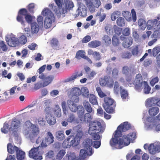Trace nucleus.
<instances>
[{
    "mask_svg": "<svg viewBox=\"0 0 160 160\" xmlns=\"http://www.w3.org/2000/svg\"><path fill=\"white\" fill-rule=\"evenodd\" d=\"M31 28L32 33H37L39 30V27L36 22H33L31 24Z\"/></svg>",
    "mask_w": 160,
    "mask_h": 160,
    "instance_id": "obj_33",
    "label": "nucleus"
},
{
    "mask_svg": "<svg viewBox=\"0 0 160 160\" xmlns=\"http://www.w3.org/2000/svg\"><path fill=\"white\" fill-rule=\"evenodd\" d=\"M90 113L87 112L84 114L83 121L86 122H89L92 120V118Z\"/></svg>",
    "mask_w": 160,
    "mask_h": 160,
    "instance_id": "obj_52",
    "label": "nucleus"
},
{
    "mask_svg": "<svg viewBox=\"0 0 160 160\" xmlns=\"http://www.w3.org/2000/svg\"><path fill=\"white\" fill-rule=\"evenodd\" d=\"M112 44L114 46H117L119 45L120 43L118 37L116 36H114L113 37L112 39Z\"/></svg>",
    "mask_w": 160,
    "mask_h": 160,
    "instance_id": "obj_43",
    "label": "nucleus"
},
{
    "mask_svg": "<svg viewBox=\"0 0 160 160\" xmlns=\"http://www.w3.org/2000/svg\"><path fill=\"white\" fill-rule=\"evenodd\" d=\"M71 93L72 95L71 98L72 100L75 102H78L79 100L78 96L81 94V91L80 88L77 87L73 88L72 89Z\"/></svg>",
    "mask_w": 160,
    "mask_h": 160,
    "instance_id": "obj_15",
    "label": "nucleus"
},
{
    "mask_svg": "<svg viewBox=\"0 0 160 160\" xmlns=\"http://www.w3.org/2000/svg\"><path fill=\"white\" fill-rule=\"evenodd\" d=\"M77 11H78V12L80 13V16L81 17H86L87 15V11L86 8H83L81 10L78 8L77 10Z\"/></svg>",
    "mask_w": 160,
    "mask_h": 160,
    "instance_id": "obj_54",
    "label": "nucleus"
},
{
    "mask_svg": "<svg viewBox=\"0 0 160 160\" xmlns=\"http://www.w3.org/2000/svg\"><path fill=\"white\" fill-rule=\"evenodd\" d=\"M92 140L89 139H87L84 144V147L85 149H87L89 151L91 150L92 151Z\"/></svg>",
    "mask_w": 160,
    "mask_h": 160,
    "instance_id": "obj_32",
    "label": "nucleus"
},
{
    "mask_svg": "<svg viewBox=\"0 0 160 160\" xmlns=\"http://www.w3.org/2000/svg\"><path fill=\"white\" fill-rule=\"evenodd\" d=\"M85 4L89 10L92 12H94L95 10V7L93 4V0H83Z\"/></svg>",
    "mask_w": 160,
    "mask_h": 160,
    "instance_id": "obj_19",
    "label": "nucleus"
},
{
    "mask_svg": "<svg viewBox=\"0 0 160 160\" xmlns=\"http://www.w3.org/2000/svg\"><path fill=\"white\" fill-rule=\"evenodd\" d=\"M104 102L103 107L108 113H111L114 112L116 107V102L112 98L108 97L104 98Z\"/></svg>",
    "mask_w": 160,
    "mask_h": 160,
    "instance_id": "obj_7",
    "label": "nucleus"
},
{
    "mask_svg": "<svg viewBox=\"0 0 160 160\" xmlns=\"http://www.w3.org/2000/svg\"><path fill=\"white\" fill-rule=\"evenodd\" d=\"M2 97L3 98L0 99V102H4L7 100L9 98L8 92L7 91L3 93V95L2 96Z\"/></svg>",
    "mask_w": 160,
    "mask_h": 160,
    "instance_id": "obj_60",
    "label": "nucleus"
},
{
    "mask_svg": "<svg viewBox=\"0 0 160 160\" xmlns=\"http://www.w3.org/2000/svg\"><path fill=\"white\" fill-rule=\"evenodd\" d=\"M119 13L120 12L118 11L114 12L112 13L111 16V20L113 21H115L118 17Z\"/></svg>",
    "mask_w": 160,
    "mask_h": 160,
    "instance_id": "obj_58",
    "label": "nucleus"
},
{
    "mask_svg": "<svg viewBox=\"0 0 160 160\" xmlns=\"http://www.w3.org/2000/svg\"><path fill=\"white\" fill-rule=\"evenodd\" d=\"M20 121L16 118H14L12 119L10 129L12 134H16L20 127Z\"/></svg>",
    "mask_w": 160,
    "mask_h": 160,
    "instance_id": "obj_17",
    "label": "nucleus"
},
{
    "mask_svg": "<svg viewBox=\"0 0 160 160\" xmlns=\"http://www.w3.org/2000/svg\"><path fill=\"white\" fill-rule=\"evenodd\" d=\"M88 54L90 55H92L94 57H96V60H99L101 58V57L100 53L98 52H94L92 49L88 50Z\"/></svg>",
    "mask_w": 160,
    "mask_h": 160,
    "instance_id": "obj_28",
    "label": "nucleus"
},
{
    "mask_svg": "<svg viewBox=\"0 0 160 160\" xmlns=\"http://www.w3.org/2000/svg\"><path fill=\"white\" fill-rule=\"evenodd\" d=\"M89 101L93 105H96L98 102L96 96L93 94H90L89 97Z\"/></svg>",
    "mask_w": 160,
    "mask_h": 160,
    "instance_id": "obj_34",
    "label": "nucleus"
},
{
    "mask_svg": "<svg viewBox=\"0 0 160 160\" xmlns=\"http://www.w3.org/2000/svg\"><path fill=\"white\" fill-rule=\"evenodd\" d=\"M131 128L130 124L128 122H125L121 124L117 128L114 132V138H118L121 137L122 132H125Z\"/></svg>",
    "mask_w": 160,
    "mask_h": 160,
    "instance_id": "obj_9",
    "label": "nucleus"
},
{
    "mask_svg": "<svg viewBox=\"0 0 160 160\" xmlns=\"http://www.w3.org/2000/svg\"><path fill=\"white\" fill-rule=\"evenodd\" d=\"M81 91V94H82V95L87 98L89 97V92L87 88L84 87L82 88Z\"/></svg>",
    "mask_w": 160,
    "mask_h": 160,
    "instance_id": "obj_44",
    "label": "nucleus"
},
{
    "mask_svg": "<svg viewBox=\"0 0 160 160\" xmlns=\"http://www.w3.org/2000/svg\"><path fill=\"white\" fill-rule=\"evenodd\" d=\"M99 133L97 132H93L92 134L89 135L92 136V138L93 140L95 141L99 140L100 137Z\"/></svg>",
    "mask_w": 160,
    "mask_h": 160,
    "instance_id": "obj_51",
    "label": "nucleus"
},
{
    "mask_svg": "<svg viewBox=\"0 0 160 160\" xmlns=\"http://www.w3.org/2000/svg\"><path fill=\"white\" fill-rule=\"evenodd\" d=\"M18 41L19 43L24 45L27 42V38L24 35H22L19 38Z\"/></svg>",
    "mask_w": 160,
    "mask_h": 160,
    "instance_id": "obj_40",
    "label": "nucleus"
},
{
    "mask_svg": "<svg viewBox=\"0 0 160 160\" xmlns=\"http://www.w3.org/2000/svg\"><path fill=\"white\" fill-rule=\"evenodd\" d=\"M131 70L127 66H124L122 68V72L123 74L126 75H128L131 72Z\"/></svg>",
    "mask_w": 160,
    "mask_h": 160,
    "instance_id": "obj_48",
    "label": "nucleus"
},
{
    "mask_svg": "<svg viewBox=\"0 0 160 160\" xmlns=\"http://www.w3.org/2000/svg\"><path fill=\"white\" fill-rule=\"evenodd\" d=\"M132 56V54L130 52H124L122 55V58H130Z\"/></svg>",
    "mask_w": 160,
    "mask_h": 160,
    "instance_id": "obj_61",
    "label": "nucleus"
},
{
    "mask_svg": "<svg viewBox=\"0 0 160 160\" xmlns=\"http://www.w3.org/2000/svg\"><path fill=\"white\" fill-rule=\"evenodd\" d=\"M136 134L135 132L129 133L127 136L123 135V139L118 138H112L110 141V144L112 147H116L118 145L117 148L121 149L122 147L121 146L124 144L125 146H128L131 141L134 140L136 138Z\"/></svg>",
    "mask_w": 160,
    "mask_h": 160,
    "instance_id": "obj_1",
    "label": "nucleus"
},
{
    "mask_svg": "<svg viewBox=\"0 0 160 160\" xmlns=\"http://www.w3.org/2000/svg\"><path fill=\"white\" fill-rule=\"evenodd\" d=\"M71 100H68L67 101L68 106L70 110L74 112L77 111L78 114L79 115H83L84 113L83 107L81 105L77 106Z\"/></svg>",
    "mask_w": 160,
    "mask_h": 160,
    "instance_id": "obj_10",
    "label": "nucleus"
},
{
    "mask_svg": "<svg viewBox=\"0 0 160 160\" xmlns=\"http://www.w3.org/2000/svg\"><path fill=\"white\" fill-rule=\"evenodd\" d=\"M142 77L141 74H137L135 78V80L134 81L132 84L134 85L135 89L139 92L142 89ZM132 85V83H129L128 86L131 87Z\"/></svg>",
    "mask_w": 160,
    "mask_h": 160,
    "instance_id": "obj_11",
    "label": "nucleus"
},
{
    "mask_svg": "<svg viewBox=\"0 0 160 160\" xmlns=\"http://www.w3.org/2000/svg\"><path fill=\"white\" fill-rule=\"evenodd\" d=\"M58 6L57 8L54 9V11L57 14H64L74 7L72 1L67 0H54Z\"/></svg>",
    "mask_w": 160,
    "mask_h": 160,
    "instance_id": "obj_2",
    "label": "nucleus"
},
{
    "mask_svg": "<svg viewBox=\"0 0 160 160\" xmlns=\"http://www.w3.org/2000/svg\"><path fill=\"white\" fill-rule=\"evenodd\" d=\"M35 8L34 4L31 3L29 4L28 6V9L29 11L31 13L34 12V9Z\"/></svg>",
    "mask_w": 160,
    "mask_h": 160,
    "instance_id": "obj_64",
    "label": "nucleus"
},
{
    "mask_svg": "<svg viewBox=\"0 0 160 160\" xmlns=\"http://www.w3.org/2000/svg\"><path fill=\"white\" fill-rule=\"evenodd\" d=\"M96 90L100 98H103L107 97L106 95L102 91L101 88L100 87H97Z\"/></svg>",
    "mask_w": 160,
    "mask_h": 160,
    "instance_id": "obj_49",
    "label": "nucleus"
},
{
    "mask_svg": "<svg viewBox=\"0 0 160 160\" xmlns=\"http://www.w3.org/2000/svg\"><path fill=\"white\" fill-rule=\"evenodd\" d=\"M6 41L9 46L15 47L17 43L18 38L15 37H12L8 40L6 39Z\"/></svg>",
    "mask_w": 160,
    "mask_h": 160,
    "instance_id": "obj_22",
    "label": "nucleus"
},
{
    "mask_svg": "<svg viewBox=\"0 0 160 160\" xmlns=\"http://www.w3.org/2000/svg\"><path fill=\"white\" fill-rule=\"evenodd\" d=\"M82 75V72L80 74L78 75L77 73L75 75H72L71 77L68 78L66 79L65 80V82H67L71 81L75 79L77 77H80Z\"/></svg>",
    "mask_w": 160,
    "mask_h": 160,
    "instance_id": "obj_41",
    "label": "nucleus"
},
{
    "mask_svg": "<svg viewBox=\"0 0 160 160\" xmlns=\"http://www.w3.org/2000/svg\"><path fill=\"white\" fill-rule=\"evenodd\" d=\"M86 111L89 113H92L93 111V109L91 105L88 101H84L82 103Z\"/></svg>",
    "mask_w": 160,
    "mask_h": 160,
    "instance_id": "obj_25",
    "label": "nucleus"
},
{
    "mask_svg": "<svg viewBox=\"0 0 160 160\" xmlns=\"http://www.w3.org/2000/svg\"><path fill=\"white\" fill-rule=\"evenodd\" d=\"M66 153L65 150H60L57 153L56 158L57 159L59 160H61Z\"/></svg>",
    "mask_w": 160,
    "mask_h": 160,
    "instance_id": "obj_46",
    "label": "nucleus"
},
{
    "mask_svg": "<svg viewBox=\"0 0 160 160\" xmlns=\"http://www.w3.org/2000/svg\"><path fill=\"white\" fill-rule=\"evenodd\" d=\"M132 17H131V14L130 12L125 11L122 12L123 16L128 21H131L132 20L133 22H135L137 20L136 14L135 11L134 9L131 10Z\"/></svg>",
    "mask_w": 160,
    "mask_h": 160,
    "instance_id": "obj_13",
    "label": "nucleus"
},
{
    "mask_svg": "<svg viewBox=\"0 0 160 160\" xmlns=\"http://www.w3.org/2000/svg\"><path fill=\"white\" fill-rule=\"evenodd\" d=\"M85 56L83 53L82 51L79 50L77 52L75 58L78 59H80L81 58H84Z\"/></svg>",
    "mask_w": 160,
    "mask_h": 160,
    "instance_id": "obj_50",
    "label": "nucleus"
},
{
    "mask_svg": "<svg viewBox=\"0 0 160 160\" xmlns=\"http://www.w3.org/2000/svg\"><path fill=\"white\" fill-rule=\"evenodd\" d=\"M120 88L121 89L120 92L121 97L123 99H125L128 96V92L125 89H122V87L120 86Z\"/></svg>",
    "mask_w": 160,
    "mask_h": 160,
    "instance_id": "obj_39",
    "label": "nucleus"
},
{
    "mask_svg": "<svg viewBox=\"0 0 160 160\" xmlns=\"http://www.w3.org/2000/svg\"><path fill=\"white\" fill-rule=\"evenodd\" d=\"M104 129L100 122L95 120L90 122L88 133L89 134H92L93 132L102 133Z\"/></svg>",
    "mask_w": 160,
    "mask_h": 160,
    "instance_id": "obj_8",
    "label": "nucleus"
},
{
    "mask_svg": "<svg viewBox=\"0 0 160 160\" xmlns=\"http://www.w3.org/2000/svg\"><path fill=\"white\" fill-rule=\"evenodd\" d=\"M46 68V65H44L41 67L38 70V78L43 81V85L44 86H47L51 83L54 79L53 75L46 76V75L43 73Z\"/></svg>",
    "mask_w": 160,
    "mask_h": 160,
    "instance_id": "obj_6",
    "label": "nucleus"
},
{
    "mask_svg": "<svg viewBox=\"0 0 160 160\" xmlns=\"http://www.w3.org/2000/svg\"><path fill=\"white\" fill-rule=\"evenodd\" d=\"M92 154V152L91 150L89 151L87 149H82L80 150L79 156L81 159H84L87 156H91Z\"/></svg>",
    "mask_w": 160,
    "mask_h": 160,
    "instance_id": "obj_18",
    "label": "nucleus"
},
{
    "mask_svg": "<svg viewBox=\"0 0 160 160\" xmlns=\"http://www.w3.org/2000/svg\"><path fill=\"white\" fill-rule=\"evenodd\" d=\"M40 145L37 148H33L29 151V156L35 160H41L42 157L39 151Z\"/></svg>",
    "mask_w": 160,
    "mask_h": 160,
    "instance_id": "obj_12",
    "label": "nucleus"
},
{
    "mask_svg": "<svg viewBox=\"0 0 160 160\" xmlns=\"http://www.w3.org/2000/svg\"><path fill=\"white\" fill-rule=\"evenodd\" d=\"M9 125L8 123L5 122L4 123L3 128L1 129L2 132L5 134L7 133L9 129Z\"/></svg>",
    "mask_w": 160,
    "mask_h": 160,
    "instance_id": "obj_42",
    "label": "nucleus"
},
{
    "mask_svg": "<svg viewBox=\"0 0 160 160\" xmlns=\"http://www.w3.org/2000/svg\"><path fill=\"white\" fill-rule=\"evenodd\" d=\"M107 77L104 78H101L99 79V83L102 86H104L107 85Z\"/></svg>",
    "mask_w": 160,
    "mask_h": 160,
    "instance_id": "obj_59",
    "label": "nucleus"
},
{
    "mask_svg": "<svg viewBox=\"0 0 160 160\" xmlns=\"http://www.w3.org/2000/svg\"><path fill=\"white\" fill-rule=\"evenodd\" d=\"M158 99L152 97L148 99L146 102V105L147 107H151L156 104L157 105Z\"/></svg>",
    "mask_w": 160,
    "mask_h": 160,
    "instance_id": "obj_20",
    "label": "nucleus"
},
{
    "mask_svg": "<svg viewBox=\"0 0 160 160\" xmlns=\"http://www.w3.org/2000/svg\"><path fill=\"white\" fill-rule=\"evenodd\" d=\"M101 44V42L97 40L91 41L88 43L90 47L93 48H96L100 46Z\"/></svg>",
    "mask_w": 160,
    "mask_h": 160,
    "instance_id": "obj_36",
    "label": "nucleus"
},
{
    "mask_svg": "<svg viewBox=\"0 0 160 160\" xmlns=\"http://www.w3.org/2000/svg\"><path fill=\"white\" fill-rule=\"evenodd\" d=\"M143 83L144 85L143 91L144 93L146 94H148L150 93L151 90V88L148 85L147 82L146 81H144Z\"/></svg>",
    "mask_w": 160,
    "mask_h": 160,
    "instance_id": "obj_37",
    "label": "nucleus"
},
{
    "mask_svg": "<svg viewBox=\"0 0 160 160\" xmlns=\"http://www.w3.org/2000/svg\"><path fill=\"white\" fill-rule=\"evenodd\" d=\"M159 112V109L158 107H155L149 108L148 112L151 116H154Z\"/></svg>",
    "mask_w": 160,
    "mask_h": 160,
    "instance_id": "obj_29",
    "label": "nucleus"
},
{
    "mask_svg": "<svg viewBox=\"0 0 160 160\" xmlns=\"http://www.w3.org/2000/svg\"><path fill=\"white\" fill-rule=\"evenodd\" d=\"M16 157L18 160H23L25 157V153L22 150L18 149L16 152Z\"/></svg>",
    "mask_w": 160,
    "mask_h": 160,
    "instance_id": "obj_26",
    "label": "nucleus"
},
{
    "mask_svg": "<svg viewBox=\"0 0 160 160\" xmlns=\"http://www.w3.org/2000/svg\"><path fill=\"white\" fill-rule=\"evenodd\" d=\"M54 112V114L56 117H60L61 116V110L58 105H57L55 106Z\"/></svg>",
    "mask_w": 160,
    "mask_h": 160,
    "instance_id": "obj_38",
    "label": "nucleus"
},
{
    "mask_svg": "<svg viewBox=\"0 0 160 160\" xmlns=\"http://www.w3.org/2000/svg\"><path fill=\"white\" fill-rule=\"evenodd\" d=\"M68 160H81L78 157H76L74 153H71L68 156Z\"/></svg>",
    "mask_w": 160,
    "mask_h": 160,
    "instance_id": "obj_57",
    "label": "nucleus"
},
{
    "mask_svg": "<svg viewBox=\"0 0 160 160\" xmlns=\"http://www.w3.org/2000/svg\"><path fill=\"white\" fill-rule=\"evenodd\" d=\"M25 124L26 125L28 124L29 125V127L25 130V134L28 135L32 140L36 137L39 133V128L36 125L32 123L29 121H26Z\"/></svg>",
    "mask_w": 160,
    "mask_h": 160,
    "instance_id": "obj_4",
    "label": "nucleus"
},
{
    "mask_svg": "<svg viewBox=\"0 0 160 160\" xmlns=\"http://www.w3.org/2000/svg\"><path fill=\"white\" fill-rule=\"evenodd\" d=\"M46 119L48 123L50 125H53L55 124L56 122L55 118L52 114L46 116Z\"/></svg>",
    "mask_w": 160,
    "mask_h": 160,
    "instance_id": "obj_27",
    "label": "nucleus"
},
{
    "mask_svg": "<svg viewBox=\"0 0 160 160\" xmlns=\"http://www.w3.org/2000/svg\"><path fill=\"white\" fill-rule=\"evenodd\" d=\"M53 142L54 137L52 134L50 132H48L46 137L44 140H43L40 144L41 147L42 148L46 147L47 146V144H50L53 143Z\"/></svg>",
    "mask_w": 160,
    "mask_h": 160,
    "instance_id": "obj_14",
    "label": "nucleus"
},
{
    "mask_svg": "<svg viewBox=\"0 0 160 160\" xmlns=\"http://www.w3.org/2000/svg\"><path fill=\"white\" fill-rule=\"evenodd\" d=\"M42 14L43 16H46L44 24L45 28L46 29L50 28L52 23L55 21L54 14L48 8H46L43 10Z\"/></svg>",
    "mask_w": 160,
    "mask_h": 160,
    "instance_id": "obj_3",
    "label": "nucleus"
},
{
    "mask_svg": "<svg viewBox=\"0 0 160 160\" xmlns=\"http://www.w3.org/2000/svg\"><path fill=\"white\" fill-rule=\"evenodd\" d=\"M24 17L28 23H32L33 17L28 13V11L25 8H22L18 12L16 19L21 24L24 23Z\"/></svg>",
    "mask_w": 160,
    "mask_h": 160,
    "instance_id": "obj_5",
    "label": "nucleus"
},
{
    "mask_svg": "<svg viewBox=\"0 0 160 160\" xmlns=\"http://www.w3.org/2000/svg\"><path fill=\"white\" fill-rule=\"evenodd\" d=\"M92 145L94 147L98 148H99L101 145V141L100 140H94L92 142Z\"/></svg>",
    "mask_w": 160,
    "mask_h": 160,
    "instance_id": "obj_63",
    "label": "nucleus"
},
{
    "mask_svg": "<svg viewBox=\"0 0 160 160\" xmlns=\"http://www.w3.org/2000/svg\"><path fill=\"white\" fill-rule=\"evenodd\" d=\"M160 52V47H156L153 48L152 50V55L155 57Z\"/></svg>",
    "mask_w": 160,
    "mask_h": 160,
    "instance_id": "obj_56",
    "label": "nucleus"
},
{
    "mask_svg": "<svg viewBox=\"0 0 160 160\" xmlns=\"http://www.w3.org/2000/svg\"><path fill=\"white\" fill-rule=\"evenodd\" d=\"M76 118L74 114L72 113H70L67 119L68 121L69 122L72 123L76 121Z\"/></svg>",
    "mask_w": 160,
    "mask_h": 160,
    "instance_id": "obj_53",
    "label": "nucleus"
},
{
    "mask_svg": "<svg viewBox=\"0 0 160 160\" xmlns=\"http://www.w3.org/2000/svg\"><path fill=\"white\" fill-rule=\"evenodd\" d=\"M138 24L140 29L142 30H145L147 27L146 21L143 19L140 18L138 21Z\"/></svg>",
    "mask_w": 160,
    "mask_h": 160,
    "instance_id": "obj_30",
    "label": "nucleus"
},
{
    "mask_svg": "<svg viewBox=\"0 0 160 160\" xmlns=\"http://www.w3.org/2000/svg\"><path fill=\"white\" fill-rule=\"evenodd\" d=\"M117 25L120 27H122L125 25V20L122 17L118 18L116 21Z\"/></svg>",
    "mask_w": 160,
    "mask_h": 160,
    "instance_id": "obj_45",
    "label": "nucleus"
},
{
    "mask_svg": "<svg viewBox=\"0 0 160 160\" xmlns=\"http://www.w3.org/2000/svg\"><path fill=\"white\" fill-rule=\"evenodd\" d=\"M114 84V81L112 79L107 78V86L109 88H112L113 87Z\"/></svg>",
    "mask_w": 160,
    "mask_h": 160,
    "instance_id": "obj_55",
    "label": "nucleus"
},
{
    "mask_svg": "<svg viewBox=\"0 0 160 160\" xmlns=\"http://www.w3.org/2000/svg\"><path fill=\"white\" fill-rule=\"evenodd\" d=\"M19 148L15 146H13L11 143H9L7 145V150L8 153L11 154H13L15 152H16Z\"/></svg>",
    "mask_w": 160,
    "mask_h": 160,
    "instance_id": "obj_24",
    "label": "nucleus"
},
{
    "mask_svg": "<svg viewBox=\"0 0 160 160\" xmlns=\"http://www.w3.org/2000/svg\"><path fill=\"white\" fill-rule=\"evenodd\" d=\"M55 136L56 138L59 141H62L65 138L64 132L62 131H57L56 132Z\"/></svg>",
    "mask_w": 160,
    "mask_h": 160,
    "instance_id": "obj_31",
    "label": "nucleus"
},
{
    "mask_svg": "<svg viewBox=\"0 0 160 160\" xmlns=\"http://www.w3.org/2000/svg\"><path fill=\"white\" fill-rule=\"evenodd\" d=\"M158 20L156 19L149 20L148 22L147 29L148 30L154 29L157 24Z\"/></svg>",
    "mask_w": 160,
    "mask_h": 160,
    "instance_id": "obj_21",
    "label": "nucleus"
},
{
    "mask_svg": "<svg viewBox=\"0 0 160 160\" xmlns=\"http://www.w3.org/2000/svg\"><path fill=\"white\" fill-rule=\"evenodd\" d=\"M159 81V78L157 76L153 78L151 81L150 84L151 86H153L155 84L157 83Z\"/></svg>",
    "mask_w": 160,
    "mask_h": 160,
    "instance_id": "obj_62",
    "label": "nucleus"
},
{
    "mask_svg": "<svg viewBox=\"0 0 160 160\" xmlns=\"http://www.w3.org/2000/svg\"><path fill=\"white\" fill-rule=\"evenodd\" d=\"M102 42L107 46H109L111 43L110 38L107 35H104L102 38Z\"/></svg>",
    "mask_w": 160,
    "mask_h": 160,
    "instance_id": "obj_35",
    "label": "nucleus"
},
{
    "mask_svg": "<svg viewBox=\"0 0 160 160\" xmlns=\"http://www.w3.org/2000/svg\"><path fill=\"white\" fill-rule=\"evenodd\" d=\"M114 91L116 94H118L119 91L120 92L121 91V89L120 87H119V85L117 81H115L114 82Z\"/></svg>",
    "mask_w": 160,
    "mask_h": 160,
    "instance_id": "obj_47",
    "label": "nucleus"
},
{
    "mask_svg": "<svg viewBox=\"0 0 160 160\" xmlns=\"http://www.w3.org/2000/svg\"><path fill=\"white\" fill-rule=\"evenodd\" d=\"M148 150L151 154H155L160 152V142H156L151 144L148 147Z\"/></svg>",
    "mask_w": 160,
    "mask_h": 160,
    "instance_id": "obj_16",
    "label": "nucleus"
},
{
    "mask_svg": "<svg viewBox=\"0 0 160 160\" xmlns=\"http://www.w3.org/2000/svg\"><path fill=\"white\" fill-rule=\"evenodd\" d=\"M133 40L132 38H125L123 42L122 45L125 48H128L132 44Z\"/></svg>",
    "mask_w": 160,
    "mask_h": 160,
    "instance_id": "obj_23",
    "label": "nucleus"
}]
</instances>
